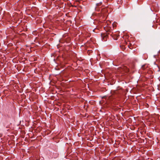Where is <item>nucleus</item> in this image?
Masks as SVG:
<instances>
[{"mask_svg":"<svg viewBox=\"0 0 160 160\" xmlns=\"http://www.w3.org/2000/svg\"><path fill=\"white\" fill-rule=\"evenodd\" d=\"M113 27L114 28V27H115L116 26V25L115 24V23H113L112 24Z\"/></svg>","mask_w":160,"mask_h":160,"instance_id":"obj_3","label":"nucleus"},{"mask_svg":"<svg viewBox=\"0 0 160 160\" xmlns=\"http://www.w3.org/2000/svg\"><path fill=\"white\" fill-rule=\"evenodd\" d=\"M104 38H103V39H104V38H105L106 37V36H104Z\"/></svg>","mask_w":160,"mask_h":160,"instance_id":"obj_6","label":"nucleus"},{"mask_svg":"<svg viewBox=\"0 0 160 160\" xmlns=\"http://www.w3.org/2000/svg\"><path fill=\"white\" fill-rule=\"evenodd\" d=\"M102 4V2H100L99 3H98L96 5L98 6H99Z\"/></svg>","mask_w":160,"mask_h":160,"instance_id":"obj_2","label":"nucleus"},{"mask_svg":"<svg viewBox=\"0 0 160 160\" xmlns=\"http://www.w3.org/2000/svg\"><path fill=\"white\" fill-rule=\"evenodd\" d=\"M118 32H117L114 33H112L111 34V35L112 36V37H113V39L115 40H117V38L119 36L118 34Z\"/></svg>","mask_w":160,"mask_h":160,"instance_id":"obj_1","label":"nucleus"},{"mask_svg":"<svg viewBox=\"0 0 160 160\" xmlns=\"http://www.w3.org/2000/svg\"><path fill=\"white\" fill-rule=\"evenodd\" d=\"M109 23H110V22L109 21H108V22H107V25H108L109 24Z\"/></svg>","mask_w":160,"mask_h":160,"instance_id":"obj_5","label":"nucleus"},{"mask_svg":"<svg viewBox=\"0 0 160 160\" xmlns=\"http://www.w3.org/2000/svg\"><path fill=\"white\" fill-rule=\"evenodd\" d=\"M109 26H107V27H106V28L104 27V28H108L109 29Z\"/></svg>","mask_w":160,"mask_h":160,"instance_id":"obj_4","label":"nucleus"}]
</instances>
